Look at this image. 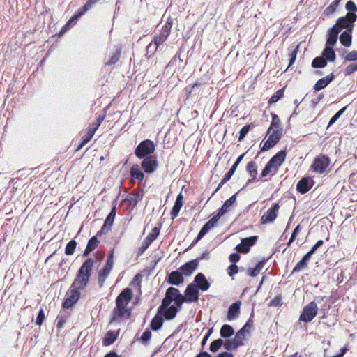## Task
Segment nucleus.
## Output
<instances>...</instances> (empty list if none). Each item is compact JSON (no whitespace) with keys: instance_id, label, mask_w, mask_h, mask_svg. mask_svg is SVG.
<instances>
[{"instance_id":"1","label":"nucleus","mask_w":357,"mask_h":357,"mask_svg":"<svg viewBox=\"0 0 357 357\" xmlns=\"http://www.w3.org/2000/svg\"><path fill=\"white\" fill-rule=\"evenodd\" d=\"M132 296V290L129 288L124 289L119 294L116 299V307L113 310L111 322L124 317H129L130 312L127 305L131 301Z\"/></svg>"},{"instance_id":"2","label":"nucleus","mask_w":357,"mask_h":357,"mask_svg":"<svg viewBox=\"0 0 357 357\" xmlns=\"http://www.w3.org/2000/svg\"><path fill=\"white\" fill-rule=\"evenodd\" d=\"M93 263V259L88 258L82 264L77 271L75 279L71 284V287L79 290L83 289L88 284Z\"/></svg>"},{"instance_id":"3","label":"nucleus","mask_w":357,"mask_h":357,"mask_svg":"<svg viewBox=\"0 0 357 357\" xmlns=\"http://www.w3.org/2000/svg\"><path fill=\"white\" fill-rule=\"evenodd\" d=\"M172 301H174L178 308H181L182 304L184 303V296L180 293L178 289L169 287L166 291L165 296L162 299L160 305V312H162L163 309L169 306Z\"/></svg>"},{"instance_id":"4","label":"nucleus","mask_w":357,"mask_h":357,"mask_svg":"<svg viewBox=\"0 0 357 357\" xmlns=\"http://www.w3.org/2000/svg\"><path fill=\"white\" fill-rule=\"evenodd\" d=\"M357 19V15L353 13H348L344 17H339L336 24L333 26L340 32L343 29L345 31H352L354 22Z\"/></svg>"},{"instance_id":"5","label":"nucleus","mask_w":357,"mask_h":357,"mask_svg":"<svg viewBox=\"0 0 357 357\" xmlns=\"http://www.w3.org/2000/svg\"><path fill=\"white\" fill-rule=\"evenodd\" d=\"M317 312V304L315 301H312L303 307L299 320L307 323L310 322L315 317Z\"/></svg>"},{"instance_id":"6","label":"nucleus","mask_w":357,"mask_h":357,"mask_svg":"<svg viewBox=\"0 0 357 357\" xmlns=\"http://www.w3.org/2000/svg\"><path fill=\"white\" fill-rule=\"evenodd\" d=\"M155 151V146L152 141L146 139L142 141L135 149V155L139 158H146L149 156Z\"/></svg>"},{"instance_id":"7","label":"nucleus","mask_w":357,"mask_h":357,"mask_svg":"<svg viewBox=\"0 0 357 357\" xmlns=\"http://www.w3.org/2000/svg\"><path fill=\"white\" fill-rule=\"evenodd\" d=\"M80 297V293L79 290L74 289L70 287V289L67 291L66 294V299L63 303L64 308H69L75 304Z\"/></svg>"},{"instance_id":"8","label":"nucleus","mask_w":357,"mask_h":357,"mask_svg":"<svg viewBox=\"0 0 357 357\" xmlns=\"http://www.w3.org/2000/svg\"><path fill=\"white\" fill-rule=\"evenodd\" d=\"M184 303L196 302L199 299V291L196 284L191 283L188 285L184 292Z\"/></svg>"},{"instance_id":"9","label":"nucleus","mask_w":357,"mask_h":357,"mask_svg":"<svg viewBox=\"0 0 357 357\" xmlns=\"http://www.w3.org/2000/svg\"><path fill=\"white\" fill-rule=\"evenodd\" d=\"M330 160L328 157L322 155L317 158L313 164L312 165V169L314 172L323 174L326 167L329 165Z\"/></svg>"},{"instance_id":"10","label":"nucleus","mask_w":357,"mask_h":357,"mask_svg":"<svg viewBox=\"0 0 357 357\" xmlns=\"http://www.w3.org/2000/svg\"><path fill=\"white\" fill-rule=\"evenodd\" d=\"M280 206L275 204L273 207L270 208L261 217V224H267L273 222L277 218Z\"/></svg>"},{"instance_id":"11","label":"nucleus","mask_w":357,"mask_h":357,"mask_svg":"<svg viewBox=\"0 0 357 357\" xmlns=\"http://www.w3.org/2000/svg\"><path fill=\"white\" fill-rule=\"evenodd\" d=\"M257 236H250L248 238H244L241 239V243L238 244L236 249L242 253H247L250 250V247L255 244L257 240Z\"/></svg>"},{"instance_id":"12","label":"nucleus","mask_w":357,"mask_h":357,"mask_svg":"<svg viewBox=\"0 0 357 357\" xmlns=\"http://www.w3.org/2000/svg\"><path fill=\"white\" fill-rule=\"evenodd\" d=\"M141 166L146 173L151 174L156 170L158 162L154 157L149 155L144 158Z\"/></svg>"},{"instance_id":"13","label":"nucleus","mask_w":357,"mask_h":357,"mask_svg":"<svg viewBox=\"0 0 357 357\" xmlns=\"http://www.w3.org/2000/svg\"><path fill=\"white\" fill-rule=\"evenodd\" d=\"M116 206H113L111 209L110 213L107 215L103 226L102 227L100 231L98 232L97 235H100L101 234H106L110 229L113 225L115 216H116Z\"/></svg>"},{"instance_id":"14","label":"nucleus","mask_w":357,"mask_h":357,"mask_svg":"<svg viewBox=\"0 0 357 357\" xmlns=\"http://www.w3.org/2000/svg\"><path fill=\"white\" fill-rule=\"evenodd\" d=\"M99 0H88L86 3L84 5L82 10H79L77 14H75L67 22V24L65 25V26L63 28V30H61V32L64 31L66 27L68 26L70 23L75 22L79 17H80L82 15H83L85 12H86L88 10L91 8L92 5L98 2Z\"/></svg>"},{"instance_id":"15","label":"nucleus","mask_w":357,"mask_h":357,"mask_svg":"<svg viewBox=\"0 0 357 357\" xmlns=\"http://www.w3.org/2000/svg\"><path fill=\"white\" fill-rule=\"evenodd\" d=\"M313 181L308 178L304 177L301 178L296 185V190L301 194L308 192L312 187Z\"/></svg>"},{"instance_id":"16","label":"nucleus","mask_w":357,"mask_h":357,"mask_svg":"<svg viewBox=\"0 0 357 357\" xmlns=\"http://www.w3.org/2000/svg\"><path fill=\"white\" fill-rule=\"evenodd\" d=\"M198 266V259H195L189 262L185 263L181 266V273L186 276L190 275Z\"/></svg>"},{"instance_id":"17","label":"nucleus","mask_w":357,"mask_h":357,"mask_svg":"<svg viewBox=\"0 0 357 357\" xmlns=\"http://www.w3.org/2000/svg\"><path fill=\"white\" fill-rule=\"evenodd\" d=\"M160 311V306L158 307V313L164 316L165 319L167 320H170L174 319L178 312V307L174 305H169L167 307H165Z\"/></svg>"},{"instance_id":"18","label":"nucleus","mask_w":357,"mask_h":357,"mask_svg":"<svg viewBox=\"0 0 357 357\" xmlns=\"http://www.w3.org/2000/svg\"><path fill=\"white\" fill-rule=\"evenodd\" d=\"M241 301H236L232 303L228 310L227 318L229 321L235 319L240 313Z\"/></svg>"},{"instance_id":"19","label":"nucleus","mask_w":357,"mask_h":357,"mask_svg":"<svg viewBox=\"0 0 357 357\" xmlns=\"http://www.w3.org/2000/svg\"><path fill=\"white\" fill-rule=\"evenodd\" d=\"M183 281V273L178 271H172L168 276V282L172 285L179 286Z\"/></svg>"},{"instance_id":"20","label":"nucleus","mask_w":357,"mask_h":357,"mask_svg":"<svg viewBox=\"0 0 357 357\" xmlns=\"http://www.w3.org/2000/svg\"><path fill=\"white\" fill-rule=\"evenodd\" d=\"M195 282L197 284V288L204 291L209 289L210 283L207 281L204 275L202 273H198L195 277Z\"/></svg>"},{"instance_id":"21","label":"nucleus","mask_w":357,"mask_h":357,"mask_svg":"<svg viewBox=\"0 0 357 357\" xmlns=\"http://www.w3.org/2000/svg\"><path fill=\"white\" fill-rule=\"evenodd\" d=\"M334 77L335 76L333 73H331L330 75L321 78L316 82L315 85L314 86V89L316 91H318L324 89L333 80Z\"/></svg>"},{"instance_id":"22","label":"nucleus","mask_w":357,"mask_h":357,"mask_svg":"<svg viewBox=\"0 0 357 357\" xmlns=\"http://www.w3.org/2000/svg\"><path fill=\"white\" fill-rule=\"evenodd\" d=\"M287 153L285 150H282L277 153L274 156H273L269 160L274 167L277 169L281 166L286 158Z\"/></svg>"},{"instance_id":"23","label":"nucleus","mask_w":357,"mask_h":357,"mask_svg":"<svg viewBox=\"0 0 357 357\" xmlns=\"http://www.w3.org/2000/svg\"><path fill=\"white\" fill-rule=\"evenodd\" d=\"M339 33L340 31L336 29V27L333 26L329 29L327 32V40L326 45L330 46L334 45L337 43Z\"/></svg>"},{"instance_id":"24","label":"nucleus","mask_w":357,"mask_h":357,"mask_svg":"<svg viewBox=\"0 0 357 357\" xmlns=\"http://www.w3.org/2000/svg\"><path fill=\"white\" fill-rule=\"evenodd\" d=\"M119 333V331L116 332L113 331H107L103 338V340H102L103 345L109 346V345L113 344L117 339Z\"/></svg>"},{"instance_id":"25","label":"nucleus","mask_w":357,"mask_h":357,"mask_svg":"<svg viewBox=\"0 0 357 357\" xmlns=\"http://www.w3.org/2000/svg\"><path fill=\"white\" fill-rule=\"evenodd\" d=\"M236 200V194L232 195L229 199L226 200L222 207L218 210V217H222L225 213H226L228 211L229 207H230Z\"/></svg>"},{"instance_id":"26","label":"nucleus","mask_w":357,"mask_h":357,"mask_svg":"<svg viewBox=\"0 0 357 357\" xmlns=\"http://www.w3.org/2000/svg\"><path fill=\"white\" fill-rule=\"evenodd\" d=\"M98 241L96 236L91 237L88 241L86 248L84 252V256H87L91 252L94 250L98 245Z\"/></svg>"},{"instance_id":"27","label":"nucleus","mask_w":357,"mask_h":357,"mask_svg":"<svg viewBox=\"0 0 357 357\" xmlns=\"http://www.w3.org/2000/svg\"><path fill=\"white\" fill-rule=\"evenodd\" d=\"M322 56L329 61H334L335 59V53L333 47L330 45H326V47L322 52Z\"/></svg>"},{"instance_id":"28","label":"nucleus","mask_w":357,"mask_h":357,"mask_svg":"<svg viewBox=\"0 0 357 357\" xmlns=\"http://www.w3.org/2000/svg\"><path fill=\"white\" fill-rule=\"evenodd\" d=\"M351 33L352 31H344L340 36V41L344 47H350L351 45Z\"/></svg>"},{"instance_id":"29","label":"nucleus","mask_w":357,"mask_h":357,"mask_svg":"<svg viewBox=\"0 0 357 357\" xmlns=\"http://www.w3.org/2000/svg\"><path fill=\"white\" fill-rule=\"evenodd\" d=\"M163 324V319L162 314L158 312L157 314L152 319L151 322V327L153 330L157 331L160 329Z\"/></svg>"},{"instance_id":"30","label":"nucleus","mask_w":357,"mask_h":357,"mask_svg":"<svg viewBox=\"0 0 357 357\" xmlns=\"http://www.w3.org/2000/svg\"><path fill=\"white\" fill-rule=\"evenodd\" d=\"M220 336L223 338H229L231 337L234 331L231 326L229 324H224L220 331Z\"/></svg>"},{"instance_id":"31","label":"nucleus","mask_w":357,"mask_h":357,"mask_svg":"<svg viewBox=\"0 0 357 357\" xmlns=\"http://www.w3.org/2000/svg\"><path fill=\"white\" fill-rule=\"evenodd\" d=\"M265 262V259L261 260L258 262V264L256 265L255 268H249L248 269V275L252 277L257 275L263 268Z\"/></svg>"},{"instance_id":"32","label":"nucleus","mask_w":357,"mask_h":357,"mask_svg":"<svg viewBox=\"0 0 357 357\" xmlns=\"http://www.w3.org/2000/svg\"><path fill=\"white\" fill-rule=\"evenodd\" d=\"M278 129H282L280 128V120L277 114H272V122L267 130V134H270L272 130H275Z\"/></svg>"},{"instance_id":"33","label":"nucleus","mask_w":357,"mask_h":357,"mask_svg":"<svg viewBox=\"0 0 357 357\" xmlns=\"http://www.w3.org/2000/svg\"><path fill=\"white\" fill-rule=\"evenodd\" d=\"M282 135V129H278L273 131L272 133L270 134L268 140H269L271 143L275 145L281 139Z\"/></svg>"},{"instance_id":"34","label":"nucleus","mask_w":357,"mask_h":357,"mask_svg":"<svg viewBox=\"0 0 357 357\" xmlns=\"http://www.w3.org/2000/svg\"><path fill=\"white\" fill-rule=\"evenodd\" d=\"M130 175L132 178L139 181H142L144 177V173L140 171L137 165H135L132 167L130 169Z\"/></svg>"},{"instance_id":"35","label":"nucleus","mask_w":357,"mask_h":357,"mask_svg":"<svg viewBox=\"0 0 357 357\" xmlns=\"http://www.w3.org/2000/svg\"><path fill=\"white\" fill-rule=\"evenodd\" d=\"M246 169L252 176V180H254L257 175V167L256 162L254 161L249 162L247 165Z\"/></svg>"},{"instance_id":"36","label":"nucleus","mask_w":357,"mask_h":357,"mask_svg":"<svg viewBox=\"0 0 357 357\" xmlns=\"http://www.w3.org/2000/svg\"><path fill=\"white\" fill-rule=\"evenodd\" d=\"M246 333H247L244 331V329H240L233 338L239 345V347L243 344V342L246 338Z\"/></svg>"},{"instance_id":"37","label":"nucleus","mask_w":357,"mask_h":357,"mask_svg":"<svg viewBox=\"0 0 357 357\" xmlns=\"http://www.w3.org/2000/svg\"><path fill=\"white\" fill-rule=\"evenodd\" d=\"M326 64L327 61L323 56H317L312 62V66L314 68H324Z\"/></svg>"},{"instance_id":"38","label":"nucleus","mask_w":357,"mask_h":357,"mask_svg":"<svg viewBox=\"0 0 357 357\" xmlns=\"http://www.w3.org/2000/svg\"><path fill=\"white\" fill-rule=\"evenodd\" d=\"M223 347L227 350H236L239 347V345L235 342L234 339L227 340L225 341L223 340Z\"/></svg>"},{"instance_id":"39","label":"nucleus","mask_w":357,"mask_h":357,"mask_svg":"<svg viewBox=\"0 0 357 357\" xmlns=\"http://www.w3.org/2000/svg\"><path fill=\"white\" fill-rule=\"evenodd\" d=\"M278 169L275 167H274L273 165L270 161H268L261 172V176L266 177L271 172H274V173H276Z\"/></svg>"},{"instance_id":"40","label":"nucleus","mask_w":357,"mask_h":357,"mask_svg":"<svg viewBox=\"0 0 357 357\" xmlns=\"http://www.w3.org/2000/svg\"><path fill=\"white\" fill-rule=\"evenodd\" d=\"M222 346H223V340L217 339L211 343L209 349L211 352H216Z\"/></svg>"},{"instance_id":"41","label":"nucleus","mask_w":357,"mask_h":357,"mask_svg":"<svg viewBox=\"0 0 357 357\" xmlns=\"http://www.w3.org/2000/svg\"><path fill=\"white\" fill-rule=\"evenodd\" d=\"M77 246V242L75 240H71L66 246L65 253L67 255H71L74 253Z\"/></svg>"},{"instance_id":"42","label":"nucleus","mask_w":357,"mask_h":357,"mask_svg":"<svg viewBox=\"0 0 357 357\" xmlns=\"http://www.w3.org/2000/svg\"><path fill=\"white\" fill-rule=\"evenodd\" d=\"M167 38H168L167 35L160 32L159 34L155 35L154 36V39H153L154 45L155 46L158 47L160 45L162 44L167 40Z\"/></svg>"},{"instance_id":"43","label":"nucleus","mask_w":357,"mask_h":357,"mask_svg":"<svg viewBox=\"0 0 357 357\" xmlns=\"http://www.w3.org/2000/svg\"><path fill=\"white\" fill-rule=\"evenodd\" d=\"M341 0H335L331 5H329L325 10L324 13L326 15H330L335 12Z\"/></svg>"},{"instance_id":"44","label":"nucleus","mask_w":357,"mask_h":357,"mask_svg":"<svg viewBox=\"0 0 357 357\" xmlns=\"http://www.w3.org/2000/svg\"><path fill=\"white\" fill-rule=\"evenodd\" d=\"M154 241L152 236H147L144 240L142 245L139 248V252L142 254Z\"/></svg>"},{"instance_id":"45","label":"nucleus","mask_w":357,"mask_h":357,"mask_svg":"<svg viewBox=\"0 0 357 357\" xmlns=\"http://www.w3.org/2000/svg\"><path fill=\"white\" fill-rule=\"evenodd\" d=\"M284 89H279L275 94H273L268 100L269 104L275 103L284 96Z\"/></svg>"},{"instance_id":"46","label":"nucleus","mask_w":357,"mask_h":357,"mask_svg":"<svg viewBox=\"0 0 357 357\" xmlns=\"http://www.w3.org/2000/svg\"><path fill=\"white\" fill-rule=\"evenodd\" d=\"M209 229L206 226H203L199 232L196 239L192 242L190 247L195 245L202 238H203L208 232Z\"/></svg>"},{"instance_id":"47","label":"nucleus","mask_w":357,"mask_h":357,"mask_svg":"<svg viewBox=\"0 0 357 357\" xmlns=\"http://www.w3.org/2000/svg\"><path fill=\"white\" fill-rule=\"evenodd\" d=\"M301 230V226L300 225H298L296 228L294 229L291 236L287 243V247H290L291 243L296 238L298 234Z\"/></svg>"},{"instance_id":"48","label":"nucleus","mask_w":357,"mask_h":357,"mask_svg":"<svg viewBox=\"0 0 357 357\" xmlns=\"http://www.w3.org/2000/svg\"><path fill=\"white\" fill-rule=\"evenodd\" d=\"M121 50H117L112 56V57L109 59L108 61H107L106 65L112 66L114 63H116L120 57Z\"/></svg>"},{"instance_id":"49","label":"nucleus","mask_w":357,"mask_h":357,"mask_svg":"<svg viewBox=\"0 0 357 357\" xmlns=\"http://www.w3.org/2000/svg\"><path fill=\"white\" fill-rule=\"evenodd\" d=\"M172 27V21L169 18L166 23L162 26L161 33H165L169 36Z\"/></svg>"},{"instance_id":"50","label":"nucleus","mask_w":357,"mask_h":357,"mask_svg":"<svg viewBox=\"0 0 357 357\" xmlns=\"http://www.w3.org/2000/svg\"><path fill=\"white\" fill-rule=\"evenodd\" d=\"M144 196V192L140 191L134 195V196L130 199V203L133 205V206H136L137 203L141 201Z\"/></svg>"},{"instance_id":"51","label":"nucleus","mask_w":357,"mask_h":357,"mask_svg":"<svg viewBox=\"0 0 357 357\" xmlns=\"http://www.w3.org/2000/svg\"><path fill=\"white\" fill-rule=\"evenodd\" d=\"M182 206H183V204H181L180 202H175L174 205L171 211V215H172V219L176 218L178 215L179 211H180L181 208L182 207Z\"/></svg>"},{"instance_id":"52","label":"nucleus","mask_w":357,"mask_h":357,"mask_svg":"<svg viewBox=\"0 0 357 357\" xmlns=\"http://www.w3.org/2000/svg\"><path fill=\"white\" fill-rule=\"evenodd\" d=\"M200 86H201V84L198 82H196L194 84H192L191 86H187L185 88V91L187 94V97L188 98L189 96H191L192 93H193L195 88H199Z\"/></svg>"},{"instance_id":"53","label":"nucleus","mask_w":357,"mask_h":357,"mask_svg":"<svg viewBox=\"0 0 357 357\" xmlns=\"http://www.w3.org/2000/svg\"><path fill=\"white\" fill-rule=\"evenodd\" d=\"M221 217H218V215L216 214L215 216H213L210 220H208L205 225L204 226H206L208 229H212L213 227H215L216 222L218 221V220Z\"/></svg>"},{"instance_id":"54","label":"nucleus","mask_w":357,"mask_h":357,"mask_svg":"<svg viewBox=\"0 0 357 357\" xmlns=\"http://www.w3.org/2000/svg\"><path fill=\"white\" fill-rule=\"evenodd\" d=\"M356 70H357V62L347 66L346 67V68L344 69V75L346 76L350 75Z\"/></svg>"},{"instance_id":"55","label":"nucleus","mask_w":357,"mask_h":357,"mask_svg":"<svg viewBox=\"0 0 357 357\" xmlns=\"http://www.w3.org/2000/svg\"><path fill=\"white\" fill-rule=\"evenodd\" d=\"M347 107H344L343 108H342L340 110H339L331 119H330V121H329V123L328 125V127L331 126V125H333L340 117V116L343 114V112L345 111Z\"/></svg>"},{"instance_id":"56","label":"nucleus","mask_w":357,"mask_h":357,"mask_svg":"<svg viewBox=\"0 0 357 357\" xmlns=\"http://www.w3.org/2000/svg\"><path fill=\"white\" fill-rule=\"evenodd\" d=\"M250 129V125L244 126L239 132L238 141L241 142Z\"/></svg>"},{"instance_id":"57","label":"nucleus","mask_w":357,"mask_h":357,"mask_svg":"<svg viewBox=\"0 0 357 357\" xmlns=\"http://www.w3.org/2000/svg\"><path fill=\"white\" fill-rule=\"evenodd\" d=\"M307 264L302 261L301 259L296 264V265L293 268L291 273L299 272L307 267Z\"/></svg>"},{"instance_id":"58","label":"nucleus","mask_w":357,"mask_h":357,"mask_svg":"<svg viewBox=\"0 0 357 357\" xmlns=\"http://www.w3.org/2000/svg\"><path fill=\"white\" fill-rule=\"evenodd\" d=\"M298 49V45L296 47L293 48L291 50V52L289 54L290 59H289V67H290L294 63L296 58Z\"/></svg>"},{"instance_id":"59","label":"nucleus","mask_w":357,"mask_h":357,"mask_svg":"<svg viewBox=\"0 0 357 357\" xmlns=\"http://www.w3.org/2000/svg\"><path fill=\"white\" fill-rule=\"evenodd\" d=\"M344 60L346 61H356L357 60V50H353V51L350 52L349 53H348L344 56Z\"/></svg>"},{"instance_id":"60","label":"nucleus","mask_w":357,"mask_h":357,"mask_svg":"<svg viewBox=\"0 0 357 357\" xmlns=\"http://www.w3.org/2000/svg\"><path fill=\"white\" fill-rule=\"evenodd\" d=\"M346 9L349 11V13L357 12V6L351 0L347 1L346 3Z\"/></svg>"},{"instance_id":"61","label":"nucleus","mask_w":357,"mask_h":357,"mask_svg":"<svg viewBox=\"0 0 357 357\" xmlns=\"http://www.w3.org/2000/svg\"><path fill=\"white\" fill-rule=\"evenodd\" d=\"M151 335H152L151 332L150 331L147 330L143 333V334L140 338V340L144 344H146L148 342V341L150 340Z\"/></svg>"},{"instance_id":"62","label":"nucleus","mask_w":357,"mask_h":357,"mask_svg":"<svg viewBox=\"0 0 357 357\" xmlns=\"http://www.w3.org/2000/svg\"><path fill=\"white\" fill-rule=\"evenodd\" d=\"M228 275L230 276V277H232L233 275H234L235 274H236L238 271V267L233 264L231 265H230L228 268Z\"/></svg>"},{"instance_id":"63","label":"nucleus","mask_w":357,"mask_h":357,"mask_svg":"<svg viewBox=\"0 0 357 357\" xmlns=\"http://www.w3.org/2000/svg\"><path fill=\"white\" fill-rule=\"evenodd\" d=\"M236 170V167H235L234 166L232 165V167H231V169H229V171L225 174V175L224 176V177L222 178L224 179V181H228L231 177L233 176V174L235 173Z\"/></svg>"},{"instance_id":"64","label":"nucleus","mask_w":357,"mask_h":357,"mask_svg":"<svg viewBox=\"0 0 357 357\" xmlns=\"http://www.w3.org/2000/svg\"><path fill=\"white\" fill-rule=\"evenodd\" d=\"M44 319H45V314H44V312L43 310H40L38 314V316L36 317V324L40 326L43 321H44Z\"/></svg>"}]
</instances>
